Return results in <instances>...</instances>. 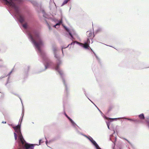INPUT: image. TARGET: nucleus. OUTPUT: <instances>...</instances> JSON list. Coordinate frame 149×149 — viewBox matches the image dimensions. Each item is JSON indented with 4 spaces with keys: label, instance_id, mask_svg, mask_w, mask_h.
<instances>
[{
    "label": "nucleus",
    "instance_id": "f257e3e1",
    "mask_svg": "<svg viewBox=\"0 0 149 149\" xmlns=\"http://www.w3.org/2000/svg\"><path fill=\"white\" fill-rule=\"evenodd\" d=\"M1 0L9 8L10 12H9L11 15L21 24L23 31L31 42L37 37L38 32L41 33L34 22L29 23L26 19L24 13L29 12L25 5L24 0Z\"/></svg>",
    "mask_w": 149,
    "mask_h": 149
},
{
    "label": "nucleus",
    "instance_id": "f03ea898",
    "mask_svg": "<svg viewBox=\"0 0 149 149\" xmlns=\"http://www.w3.org/2000/svg\"><path fill=\"white\" fill-rule=\"evenodd\" d=\"M37 35V37L31 42L34 45L37 51L40 55L43 60L45 68H44L41 69L39 72L45 71L50 66H52L60 75L62 82L65 87V93L67 96H68L69 93V87L66 83L64 78L65 74L63 71L60 69V66L62 64V61L58 53L57 48L56 45L53 44L52 45L54 57L56 61V63L54 64L47 57L45 52L42 49V48L44 46V43L41 33L38 32Z\"/></svg>",
    "mask_w": 149,
    "mask_h": 149
},
{
    "label": "nucleus",
    "instance_id": "7ed1b4c3",
    "mask_svg": "<svg viewBox=\"0 0 149 149\" xmlns=\"http://www.w3.org/2000/svg\"><path fill=\"white\" fill-rule=\"evenodd\" d=\"M63 27L66 30V34L70 36V39L72 40L74 39V38L73 36V35L76 34L74 30L73 29L70 30L65 26H64Z\"/></svg>",
    "mask_w": 149,
    "mask_h": 149
},
{
    "label": "nucleus",
    "instance_id": "20e7f679",
    "mask_svg": "<svg viewBox=\"0 0 149 149\" xmlns=\"http://www.w3.org/2000/svg\"><path fill=\"white\" fill-rule=\"evenodd\" d=\"M79 45L82 47L86 49H91L92 50V49L91 48L90 46H88V45L87 46H85L84 45L83 43L80 42Z\"/></svg>",
    "mask_w": 149,
    "mask_h": 149
},
{
    "label": "nucleus",
    "instance_id": "39448f33",
    "mask_svg": "<svg viewBox=\"0 0 149 149\" xmlns=\"http://www.w3.org/2000/svg\"><path fill=\"white\" fill-rule=\"evenodd\" d=\"M87 36L88 37L93 38L94 35L91 31H87L86 33Z\"/></svg>",
    "mask_w": 149,
    "mask_h": 149
},
{
    "label": "nucleus",
    "instance_id": "423d86ee",
    "mask_svg": "<svg viewBox=\"0 0 149 149\" xmlns=\"http://www.w3.org/2000/svg\"><path fill=\"white\" fill-rule=\"evenodd\" d=\"M30 1L34 6L36 7H38L39 5L36 1L32 0H30Z\"/></svg>",
    "mask_w": 149,
    "mask_h": 149
},
{
    "label": "nucleus",
    "instance_id": "0eeeda50",
    "mask_svg": "<svg viewBox=\"0 0 149 149\" xmlns=\"http://www.w3.org/2000/svg\"><path fill=\"white\" fill-rule=\"evenodd\" d=\"M62 23V20L61 19V20L59 21L55 25L53 26V27L56 28H58L60 24Z\"/></svg>",
    "mask_w": 149,
    "mask_h": 149
},
{
    "label": "nucleus",
    "instance_id": "6e6552de",
    "mask_svg": "<svg viewBox=\"0 0 149 149\" xmlns=\"http://www.w3.org/2000/svg\"><path fill=\"white\" fill-rule=\"evenodd\" d=\"M40 10L42 13L43 16L44 17L46 18H48V15L45 13L44 10L40 9Z\"/></svg>",
    "mask_w": 149,
    "mask_h": 149
},
{
    "label": "nucleus",
    "instance_id": "1a4fd4ad",
    "mask_svg": "<svg viewBox=\"0 0 149 149\" xmlns=\"http://www.w3.org/2000/svg\"><path fill=\"white\" fill-rule=\"evenodd\" d=\"M90 43V40L89 38H88L86 41H85L84 42V44L85 46H87L88 45L89 46V44Z\"/></svg>",
    "mask_w": 149,
    "mask_h": 149
},
{
    "label": "nucleus",
    "instance_id": "9d476101",
    "mask_svg": "<svg viewBox=\"0 0 149 149\" xmlns=\"http://www.w3.org/2000/svg\"><path fill=\"white\" fill-rule=\"evenodd\" d=\"M114 109H115V107L113 106H111L109 107L108 108V112H109L112 111H115Z\"/></svg>",
    "mask_w": 149,
    "mask_h": 149
},
{
    "label": "nucleus",
    "instance_id": "9b49d317",
    "mask_svg": "<svg viewBox=\"0 0 149 149\" xmlns=\"http://www.w3.org/2000/svg\"><path fill=\"white\" fill-rule=\"evenodd\" d=\"M15 131L16 132H17L20 130V126L18 125L17 126H15V127H14Z\"/></svg>",
    "mask_w": 149,
    "mask_h": 149
},
{
    "label": "nucleus",
    "instance_id": "f8f14e48",
    "mask_svg": "<svg viewBox=\"0 0 149 149\" xmlns=\"http://www.w3.org/2000/svg\"><path fill=\"white\" fill-rule=\"evenodd\" d=\"M31 144H29L28 143H26L24 146L25 149H29L30 148Z\"/></svg>",
    "mask_w": 149,
    "mask_h": 149
},
{
    "label": "nucleus",
    "instance_id": "ddd939ff",
    "mask_svg": "<svg viewBox=\"0 0 149 149\" xmlns=\"http://www.w3.org/2000/svg\"><path fill=\"white\" fill-rule=\"evenodd\" d=\"M12 72V71H11L7 75H5L4 76H1L0 77V80L3 79V78H5L7 76H10V74H11Z\"/></svg>",
    "mask_w": 149,
    "mask_h": 149
},
{
    "label": "nucleus",
    "instance_id": "4468645a",
    "mask_svg": "<svg viewBox=\"0 0 149 149\" xmlns=\"http://www.w3.org/2000/svg\"><path fill=\"white\" fill-rule=\"evenodd\" d=\"M29 69H30V67L29 66H27V68L26 69H25L24 70V72L26 74H27Z\"/></svg>",
    "mask_w": 149,
    "mask_h": 149
},
{
    "label": "nucleus",
    "instance_id": "2eb2a0df",
    "mask_svg": "<svg viewBox=\"0 0 149 149\" xmlns=\"http://www.w3.org/2000/svg\"><path fill=\"white\" fill-rule=\"evenodd\" d=\"M20 140L22 144H24V142L25 141L24 139L23 138L22 136L21 137H19Z\"/></svg>",
    "mask_w": 149,
    "mask_h": 149
},
{
    "label": "nucleus",
    "instance_id": "dca6fc26",
    "mask_svg": "<svg viewBox=\"0 0 149 149\" xmlns=\"http://www.w3.org/2000/svg\"><path fill=\"white\" fill-rule=\"evenodd\" d=\"M69 0H65L63 2V3L61 5V6H63L64 5L66 4L68 2Z\"/></svg>",
    "mask_w": 149,
    "mask_h": 149
},
{
    "label": "nucleus",
    "instance_id": "f3484780",
    "mask_svg": "<svg viewBox=\"0 0 149 149\" xmlns=\"http://www.w3.org/2000/svg\"><path fill=\"white\" fill-rule=\"evenodd\" d=\"M12 94H14V95L17 96L20 99L21 102H22V99L20 98V96L19 95H18V94H17L16 93H13V92H12Z\"/></svg>",
    "mask_w": 149,
    "mask_h": 149
},
{
    "label": "nucleus",
    "instance_id": "a211bd4d",
    "mask_svg": "<svg viewBox=\"0 0 149 149\" xmlns=\"http://www.w3.org/2000/svg\"><path fill=\"white\" fill-rule=\"evenodd\" d=\"M139 117L141 119H144V118L143 114L142 113L139 116Z\"/></svg>",
    "mask_w": 149,
    "mask_h": 149
},
{
    "label": "nucleus",
    "instance_id": "6ab92c4d",
    "mask_svg": "<svg viewBox=\"0 0 149 149\" xmlns=\"http://www.w3.org/2000/svg\"><path fill=\"white\" fill-rule=\"evenodd\" d=\"M17 132V133L18 135L19 136V137H21L22 136V135L21 134L20 130L19 131H18V132Z\"/></svg>",
    "mask_w": 149,
    "mask_h": 149
},
{
    "label": "nucleus",
    "instance_id": "aec40b11",
    "mask_svg": "<svg viewBox=\"0 0 149 149\" xmlns=\"http://www.w3.org/2000/svg\"><path fill=\"white\" fill-rule=\"evenodd\" d=\"M125 119H127V120H130V121H134V122L136 121V120L132 119H130V118H125Z\"/></svg>",
    "mask_w": 149,
    "mask_h": 149
},
{
    "label": "nucleus",
    "instance_id": "412c9836",
    "mask_svg": "<svg viewBox=\"0 0 149 149\" xmlns=\"http://www.w3.org/2000/svg\"><path fill=\"white\" fill-rule=\"evenodd\" d=\"M70 45V44H69L67 47H62V54H63V49H65L66 48H67L68 47H69V46Z\"/></svg>",
    "mask_w": 149,
    "mask_h": 149
},
{
    "label": "nucleus",
    "instance_id": "4be33fe9",
    "mask_svg": "<svg viewBox=\"0 0 149 149\" xmlns=\"http://www.w3.org/2000/svg\"><path fill=\"white\" fill-rule=\"evenodd\" d=\"M65 115L66 116V117L69 119V120H70V121L72 123V124H73L74 123V122H73V121L69 117H68L67 115H66V114H65Z\"/></svg>",
    "mask_w": 149,
    "mask_h": 149
},
{
    "label": "nucleus",
    "instance_id": "5701e85b",
    "mask_svg": "<svg viewBox=\"0 0 149 149\" xmlns=\"http://www.w3.org/2000/svg\"><path fill=\"white\" fill-rule=\"evenodd\" d=\"M91 139L92 140H93V141H92V143H93V144H94V145H97V143H96V142L94 141L93 139L91 138Z\"/></svg>",
    "mask_w": 149,
    "mask_h": 149
},
{
    "label": "nucleus",
    "instance_id": "b1692460",
    "mask_svg": "<svg viewBox=\"0 0 149 149\" xmlns=\"http://www.w3.org/2000/svg\"><path fill=\"white\" fill-rule=\"evenodd\" d=\"M34 146V144H31V146L30 149H33Z\"/></svg>",
    "mask_w": 149,
    "mask_h": 149
},
{
    "label": "nucleus",
    "instance_id": "393cba45",
    "mask_svg": "<svg viewBox=\"0 0 149 149\" xmlns=\"http://www.w3.org/2000/svg\"><path fill=\"white\" fill-rule=\"evenodd\" d=\"M14 134L15 139V140H16L17 139V135L15 133H14Z\"/></svg>",
    "mask_w": 149,
    "mask_h": 149
},
{
    "label": "nucleus",
    "instance_id": "a878e982",
    "mask_svg": "<svg viewBox=\"0 0 149 149\" xmlns=\"http://www.w3.org/2000/svg\"><path fill=\"white\" fill-rule=\"evenodd\" d=\"M97 59V60H98L99 62H100V59L98 58V57L97 56H96L95 57Z\"/></svg>",
    "mask_w": 149,
    "mask_h": 149
},
{
    "label": "nucleus",
    "instance_id": "bb28decb",
    "mask_svg": "<svg viewBox=\"0 0 149 149\" xmlns=\"http://www.w3.org/2000/svg\"><path fill=\"white\" fill-rule=\"evenodd\" d=\"M102 29L101 28H99L97 30V32H100L102 31Z\"/></svg>",
    "mask_w": 149,
    "mask_h": 149
},
{
    "label": "nucleus",
    "instance_id": "cd10ccee",
    "mask_svg": "<svg viewBox=\"0 0 149 149\" xmlns=\"http://www.w3.org/2000/svg\"><path fill=\"white\" fill-rule=\"evenodd\" d=\"M96 146V147L97 148V149H99V148H100L99 147L98 145L97 144V145H95Z\"/></svg>",
    "mask_w": 149,
    "mask_h": 149
},
{
    "label": "nucleus",
    "instance_id": "c85d7f7f",
    "mask_svg": "<svg viewBox=\"0 0 149 149\" xmlns=\"http://www.w3.org/2000/svg\"><path fill=\"white\" fill-rule=\"evenodd\" d=\"M48 26L49 28V30H51L52 29V28L50 27V25H49L47 23Z\"/></svg>",
    "mask_w": 149,
    "mask_h": 149
},
{
    "label": "nucleus",
    "instance_id": "c756f323",
    "mask_svg": "<svg viewBox=\"0 0 149 149\" xmlns=\"http://www.w3.org/2000/svg\"><path fill=\"white\" fill-rule=\"evenodd\" d=\"M75 43V42L72 41L71 43L70 44V45H74V44Z\"/></svg>",
    "mask_w": 149,
    "mask_h": 149
},
{
    "label": "nucleus",
    "instance_id": "7c9ffc66",
    "mask_svg": "<svg viewBox=\"0 0 149 149\" xmlns=\"http://www.w3.org/2000/svg\"><path fill=\"white\" fill-rule=\"evenodd\" d=\"M9 79V77H8V79H7V81L6 83L5 84V85H6L8 83V81Z\"/></svg>",
    "mask_w": 149,
    "mask_h": 149
},
{
    "label": "nucleus",
    "instance_id": "2f4dec72",
    "mask_svg": "<svg viewBox=\"0 0 149 149\" xmlns=\"http://www.w3.org/2000/svg\"><path fill=\"white\" fill-rule=\"evenodd\" d=\"M75 43H76V44H77V45H79L80 43V42H79L77 41H75Z\"/></svg>",
    "mask_w": 149,
    "mask_h": 149
},
{
    "label": "nucleus",
    "instance_id": "473e14b6",
    "mask_svg": "<svg viewBox=\"0 0 149 149\" xmlns=\"http://www.w3.org/2000/svg\"><path fill=\"white\" fill-rule=\"evenodd\" d=\"M2 123H6V121H3L2 122Z\"/></svg>",
    "mask_w": 149,
    "mask_h": 149
},
{
    "label": "nucleus",
    "instance_id": "72a5a7b5",
    "mask_svg": "<svg viewBox=\"0 0 149 149\" xmlns=\"http://www.w3.org/2000/svg\"><path fill=\"white\" fill-rule=\"evenodd\" d=\"M93 53H94L95 57H96V56H97V55L94 52H93Z\"/></svg>",
    "mask_w": 149,
    "mask_h": 149
},
{
    "label": "nucleus",
    "instance_id": "f704fd0d",
    "mask_svg": "<svg viewBox=\"0 0 149 149\" xmlns=\"http://www.w3.org/2000/svg\"><path fill=\"white\" fill-rule=\"evenodd\" d=\"M147 123H148V126H149V121H148Z\"/></svg>",
    "mask_w": 149,
    "mask_h": 149
},
{
    "label": "nucleus",
    "instance_id": "c9c22d12",
    "mask_svg": "<svg viewBox=\"0 0 149 149\" xmlns=\"http://www.w3.org/2000/svg\"><path fill=\"white\" fill-rule=\"evenodd\" d=\"M107 126L108 128L109 129V125L108 124H107Z\"/></svg>",
    "mask_w": 149,
    "mask_h": 149
},
{
    "label": "nucleus",
    "instance_id": "e433bc0d",
    "mask_svg": "<svg viewBox=\"0 0 149 149\" xmlns=\"http://www.w3.org/2000/svg\"><path fill=\"white\" fill-rule=\"evenodd\" d=\"M97 108V109H98V110L99 111H100V112H101V111H100V110L98 108Z\"/></svg>",
    "mask_w": 149,
    "mask_h": 149
},
{
    "label": "nucleus",
    "instance_id": "4c0bfd02",
    "mask_svg": "<svg viewBox=\"0 0 149 149\" xmlns=\"http://www.w3.org/2000/svg\"><path fill=\"white\" fill-rule=\"evenodd\" d=\"M106 119H111V118H106Z\"/></svg>",
    "mask_w": 149,
    "mask_h": 149
},
{
    "label": "nucleus",
    "instance_id": "58836bf2",
    "mask_svg": "<svg viewBox=\"0 0 149 149\" xmlns=\"http://www.w3.org/2000/svg\"><path fill=\"white\" fill-rule=\"evenodd\" d=\"M24 109H22V112H24Z\"/></svg>",
    "mask_w": 149,
    "mask_h": 149
},
{
    "label": "nucleus",
    "instance_id": "ea45409f",
    "mask_svg": "<svg viewBox=\"0 0 149 149\" xmlns=\"http://www.w3.org/2000/svg\"><path fill=\"white\" fill-rule=\"evenodd\" d=\"M90 140L91 141V140H92V139H91H91H90Z\"/></svg>",
    "mask_w": 149,
    "mask_h": 149
},
{
    "label": "nucleus",
    "instance_id": "a19ab883",
    "mask_svg": "<svg viewBox=\"0 0 149 149\" xmlns=\"http://www.w3.org/2000/svg\"><path fill=\"white\" fill-rule=\"evenodd\" d=\"M91 142H92V141H93V140H91Z\"/></svg>",
    "mask_w": 149,
    "mask_h": 149
},
{
    "label": "nucleus",
    "instance_id": "79ce46f5",
    "mask_svg": "<svg viewBox=\"0 0 149 149\" xmlns=\"http://www.w3.org/2000/svg\"><path fill=\"white\" fill-rule=\"evenodd\" d=\"M49 8H50V9H51V8H50V7H49Z\"/></svg>",
    "mask_w": 149,
    "mask_h": 149
},
{
    "label": "nucleus",
    "instance_id": "37998d69",
    "mask_svg": "<svg viewBox=\"0 0 149 149\" xmlns=\"http://www.w3.org/2000/svg\"><path fill=\"white\" fill-rule=\"evenodd\" d=\"M107 45V46H108V45Z\"/></svg>",
    "mask_w": 149,
    "mask_h": 149
},
{
    "label": "nucleus",
    "instance_id": "c03bdc74",
    "mask_svg": "<svg viewBox=\"0 0 149 149\" xmlns=\"http://www.w3.org/2000/svg\"><path fill=\"white\" fill-rule=\"evenodd\" d=\"M51 1H52V0H50Z\"/></svg>",
    "mask_w": 149,
    "mask_h": 149
},
{
    "label": "nucleus",
    "instance_id": "a18cd8bd",
    "mask_svg": "<svg viewBox=\"0 0 149 149\" xmlns=\"http://www.w3.org/2000/svg\"><path fill=\"white\" fill-rule=\"evenodd\" d=\"M19 149H20V148H19Z\"/></svg>",
    "mask_w": 149,
    "mask_h": 149
}]
</instances>
